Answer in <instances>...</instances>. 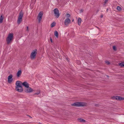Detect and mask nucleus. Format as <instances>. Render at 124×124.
Segmentation results:
<instances>
[{"instance_id": "f257e3e1", "label": "nucleus", "mask_w": 124, "mask_h": 124, "mask_svg": "<svg viewBox=\"0 0 124 124\" xmlns=\"http://www.w3.org/2000/svg\"><path fill=\"white\" fill-rule=\"evenodd\" d=\"M13 38V34L12 33H9L6 38V41L8 44H11Z\"/></svg>"}, {"instance_id": "f03ea898", "label": "nucleus", "mask_w": 124, "mask_h": 124, "mask_svg": "<svg viewBox=\"0 0 124 124\" xmlns=\"http://www.w3.org/2000/svg\"><path fill=\"white\" fill-rule=\"evenodd\" d=\"M87 105L86 103L83 102H77L71 104V105L75 106H86Z\"/></svg>"}, {"instance_id": "7ed1b4c3", "label": "nucleus", "mask_w": 124, "mask_h": 124, "mask_svg": "<svg viewBox=\"0 0 124 124\" xmlns=\"http://www.w3.org/2000/svg\"><path fill=\"white\" fill-rule=\"evenodd\" d=\"M23 13L22 11H21L20 13L19 16L17 20V23L19 24L22 21V18L23 16Z\"/></svg>"}, {"instance_id": "20e7f679", "label": "nucleus", "mask_w": 124, "mask_h": 124, "mask_svg": "<svg viewBox=\"0 0 124 124\" xmlns=\"http://www.w3.org/2000/svg\"><path fill=\"white\" fill-rule=\"evenodd\" d=\"M37 52V50L35 49L31 53L30 55V58L31 59H35Z\"/></svg>"}, {"instance_id": "39448f33", "label": "nucleus", "mask_w": 124, "mask_h": 124, "mask_svg": "<svg viewBox=\"0 0 124 124\" xmlns=\"http://www.w3.org/2000/svg\"><path fill=\"white\" fill-rule=\"evenodd\" d=\"M54 11L55 16L57 18H58L60 15L58 9L57 8H55L54 9Z\"/></svg>"}, {"instance_id": "423d86ee", "label": "nucleus", "mask_w": 124, "mask_h": 124, "mask_svg": "<svg viewBox=\"0 0 124 124\" xmlns=\"http://www.w3.org/2000/svg\"><path fill=\"white\" fill-rule=\"evenodd\" d=\"M112 98L113 99L116 100H124V98L120 96H113L112 97Z\"/></svg>"}, {"instance_id": "0eeeda50", "label": "nucleus", "mask_w": 124, "mask_h": 124, "mask_svg": "<svg viewBox=\"0 0 124 124\" xmlns=\"http://www.w3.org/2000/svg\"><path fill=\"white\" fill-rule=\"evenodd\" d=\"M16 90L17 91L20 92H22L23 91V89L22 86H16Z\"/></svg>"}, {"instance_id": "6e6552de", "label": "nucleus", "mask_w": 124, "mask_h": 124, "mask_svg": "<svg viewBox=\"0 0 124 124\" xmlns=\"http://www.w3.org/2000/svg\"><path fill=\"white\" fill-rule=\"evenodd\" d=\"M71 22L70 19L69 18H66L64 21V24L65 25L67 26Z\"/></svg>"}, {"instance_id": "1a4fd4ad", "label": "nucleus", "mask_w": 124, "mask_h": 124, "mask_svg": "<svg viewBox=\"0 0 124 124\" xmlns=\"http://www.w3.org/2000/svg\"><path fill=\"white\" fill-rule=\"evenodd\" d=\"M43 15V13L41 12H40L39 14H38L37 18L38 19L39 23L40 22L42 19Z\"/></svg>"}, {"instance_id": "9d476101", "label": "nucleus", "mask_w": 124, "mask_h": 124, "mask_svg": "<svg viewBox=\"0 0 124 124\" xmlns=\"http://www.w3.org/2000/svg\"><path fill=\"white\" fill-rule=\"evenodd\" d=\"M43 15V13L41 12H40L39 14H38L37 18L38 19L39 23L40 22L42 19Z\"/></svg>"}, {"instance_id": "9b49d317", "label": "nucleus", "mask_w": 124, "mask_h": 124, "mask_svg": "<svg viewBox=\"0 0 124 124\" xmlns=\"http://www.w3.org/2000/svg\"><path fill=\"white\" fill-rule=\"evenodd\" d=\"M25 92L29 93L32 92L33 90L31 87L29 86V87H28V88H25Z\"/></svg>"}, {"instance_id": "f8f14e48", "label": "nucleus", "mask_w": 124, "mask_h": 124, "mask_svg": "<svg viewBox=\"0 0 124 124\" xmlns=\"http://www.w3.org/2000/svg\"><path fill=\"white\" fill-rule=\"evenodd\" d=\"M13 75L12 74H10L8 77V83H11L13 79L12 78Z\"/></svg>"}, {"instance_id": "ddd939ff", "label": "nucleus", "mask_w": 124, "mask_h": 124, "mask_svg": "<svg viewBox=\"0 0 124 124\" xmlns=\"http://www.w3.org/2000/svg\"><path fill=\"white\" fill-rule=\"evenodd\" d=\"M22 83L21 81H17L15 84L16 86H22Z\"/></svg>"}, {"instance_id": "4468645a", "label": "nucleus", "mask_w": 124, "mask_h": 124, "mask_svg": "<svg viewBox=\"0 0 124 124\" xmlns=\"http://www.w3.org/2000/svg\"><path fill=\"white\" fill-rule=\"evenodd\" d=\"M22 85L25 87V88L29 87V85L26 82H24L22 83Z\"/></svg>"}, {"instance_id": "2eb2a0df", "label": "nucleus", "mask_w": 124, "mask_h": 124, "mask_svg": "<svg viewBox=\"0 0 124 124\" xmlns=\"http://www.w3.org/2000/svg\"><path fill=\"white\" fill-rule=\"evenodd\" d=\"M22 71L21 70H18L16 74V75L17 77H19L21 74Z\"/></svg>"}, {"instance_id": "dca6fc26", "label": "nucleus", "mask_w": 124, "mask_h": 124, "mask_svg": "<svg viewBox=\"0 0 124 124\" xmlns=\"http://www.w3.org/2000/svg\"><path fill=\"white\" fill-rule=\"evenodd\" d=\"M82 21V20L80 18H78V24L79 25H80Z\"/></svg>"}, {"instance_id": "f3484780", "label": "nucleus", "mask_w": 124, "mask_h": 124, "mask_svg": "<svg viewBox=\"0 0 124 124\" xmlns=\"http://www.w3.org/2000/svg\"><path fill=\"white\" fill-rule=\"evenodd\" d=\"M54 36H55L57 38H58V34L57 31H54Z\"/></svg>"}, {"instance_id": "a211bd4d", "label": "nucleus", "mask_w": 124, "mask_h": 124, "mask_svg": "<svg viewBox=\"0 0 124 124\" xmlns=\"http://www.w3.org/2000/svg\"><path fill=\"white\" fill-rule=\"evenodd\" d=\"M109 0H103V4L104 6H106V4L108 2Z\"/></svg>"}, {"instance_id": "6ab92c4d", "label": "nucleus", "mask_w": 124, "mask_h": 124, "mask_svg": "<svg viewBox=\"0 0 124 124\" xmlns=\"http://www.w3.org/2000/svg\"><path fill=\"white\" fill-rule=\"evenodd\" d=\"M3 17L1 15L0 17V23H2L3 22Z\"/></svg>"}, {"instance_id": "aec40b11", "label": "nucleus", "mask_w": 124, "mask_h": 124, "mask_svg": "<svg viewBox=\"0 0 124 124\" xmlns=\"http://www.w3.org/2000/svg\"><path fill=\"white\" fill-rule=\"evenodd\" d=\"M78 120L80 122H85V120L82 118L78 119Z\"/></svg>"}, {"instance_id": "412c9836", "label": "nucleus", "mask_w": 124, "mask_h": 124, "mask_svg": "<svg viewBox=\"0 0 124 124\" xmlns=\"http://www.w3.org/2000/svg\"><path fill=\"white\" fill-rule=\"evenodd\" d=\"M56 24V23L54 22H53L51 24V27H53L55 26Z\"/></svg>"}, {"instance_id": "4be33fe9", "label": "nucleus", "mask_w": 124, "mask_h": 124, "mask_svg": "<svg viewBox=\"0 0 124 124\" xmlns=\"http://www.w3.org/2000/svg\"><path fill=\"white\" fill-rule=\"evenodd\" d=\"M119 65L121 67H124V62H122L120 63Z\"/></svg>"}, {"instance_id": "5701e85b", "label": "nucleus", "mask_w": 124, "mask_h": 124, "mask_svg": "<svg viewBox=\"0 0 124 124\" xmlns=\"http://www.w3.org/2000/svg\"><path fill=\"white\" fill-rule=\"evenodd\" d=\"M40 93V91L39 90H37V93H35L34 94L35 95H38Z\"/></svg>"}, {"instance_id": "b1692460", "label": "nucleus", "mask_w": 124, "mask_h": 124, "mask_svg": "<svg viewBox=\"0 0 124 124\" xmlns=\"http://www.w3.org/2000/svg\"><path fill=\"white\" fill-rule=\"evenodd\" d=\"M66 17L67 18H69L70 17V15L69 14L67 13L66 14Z\"/></svg>"}, {"instance_id": "393cba45", "label": "nucleus", "mask_w": 124, "mask_h": 124, "mask_svg": "<svg viewBox=\"0 0 124 124\" xmlns=\"http://www.w3.org/2000/svg\"><path fill=\"white\" fill-rule=\"evenodd\" d=\"M117 9L118 11H120L121 9V8L120 7L118 6L117 7Z\"/></svg>"}, {"instance_id": "a878e982", "label": "nucleus", "mask_w": 124, "mask_h": 124, "mask_svg": "<svg viewBox=\"0 0 124 124\" xmlns=\"http://www.w3.org/2000/svg\"><path fill=\"white\" fill-rule=\"evenodd\" d=\"M113 49L114 50H115V51L116 50V46H113Z\"/></svg>"}, {"instance_id": "bb28decb", "label": "nucleus", "mask_w": 124, "mask_h": 124, "mask_svg": "<svg viewBox=\"0 0 124 124\" xmlns=\"http://www.w3.org/2000/svg\"><path fill=\"white\" fill-rule=\"evenodd\" d=\"M105 62L107 64H110V63L108 61H105Z\"/></svg>"}, {"instance_id": "cd10ccee", "label": "nucleus", "mask_w": 124, "mask_h": 124, "mask_svg": "<svg viewBox=\"0 0 124 124\" xmlns=\"http://www.w3.org/2000/svg\"><path fill=\"white\" fill-rule=\"evenodd\" d=\"M26 31H27L28 32L29 31V27L28 26H27L26 27Z\"/></svg>"}, {"instance_id": "c85d7f7f", "label": "nucleus", "mask_w": 124, "mask_h": 124, "mask_svg": "<svg viewBox=\"0 0 124 124\" xmlns=\"http://www.w3.org/2000/svg\"><path fill=\"white\" fill-rule=\"evenodd\" d=\"M50 38V41H51V42H52L53 41H52V38Z\"/></svg>"}, {"instance_id": "c756f323", "label": "nucleus", "mask_w": 124, "mask_h": 124, "mask_svg": "<svg viewBox=\"0 0 124 124\" xmlns=\"http://www.w3.org/2000/svg\"><path fill=\"white\" fill-rule=\"evenodd\" d=\"M103 15L102 14H101V16H100L102 18L103 17Z\"/></svg>"}, {"instance_id": "7c9ffc66", "label": "nucleus", "mask_w": 124, "mask_h": 124, "mask_svg": "<svg viewBox=\"0 0 124 124\" xmlns=\"http://www.w3.org/2000/svg\"><path fill=\"white\" fill-rule=\"evenodd\" d=\"M74 21V19H73L72 20V22H73Z\"/></svg>"}, {"instance_id": "2f4dec72", "label": "nucleus", "mask_w": 124, "mask_h": 124, "mask_svg": "<svg viewBox=\"0 0 124 124\" xmlns=\"http://www.w3.org/2000/svg\"><path fill=\"white\" fill-rule=\"evenodd\" d=\"M79 63H80V61H79Z\"/></svg>"}]
</instances>
